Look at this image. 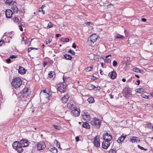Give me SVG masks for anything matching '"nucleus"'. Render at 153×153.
I'll list each match as a JSON object with an SVG mask.
<instances>
[{
    "mask_svg": "<svg viewBox=\"0 0 153 153\" xmlns=\"http://www.w3.org/2000/svg\"><path fill=\"white\" fill-rule=\"evenodd\" d=\"M68 52L69 53H71L72 54H74L75 53L74 51L73 50H71V49Z\"/></svg>",
    "mask_w": 153,
    "mask_h": 153,
    "instance_id": "obj_49",
    "label": "nucleus"
},
{
    "mask_svg": "<svg viewBox=\"0 0 153 153\" xmlns=\"http://www.w3.org/2000/svg\"><path fill=\"white\" fill-rule=\"evenodd\" d=\"M132 71L134 72H136L137 73L140 72V69L138 68H133L132 69Z\"/></svg>",
    "mask_w": 153,
    "mask_h": 153,
    "instance_id": "obj_32",
    "label": "nucleus"
},
{
    "mask_svg": "<svg viewBox=\"0 0 153 153\" xmlns=\"http://www.w3.org/2000/svg\"><path fill=\"white\" fill-rule=\"evenodd\" d=\"M87 113L85 112L82 115V117L84 120H88L90 119V116L89 114H87Z\"/></svg>",
    "mask_w": 153,
    "mask_h": 153,
    "instance_id": "obj_18",
    "label": "nucleus"
},
{
    "mask_svg": "<svg viewBox=\"0 0 153 153\" xmlns=\"http://www.w3.org/2000/svg\"><path fill=\"white\" fill-rule=\"evenodd\" d=\"M73 105V104H68V106L69 108L72 109V106Z\"/></svg>",
    "mask_w": 153,
    "mask_h": 153,
    "instance_id": "obj_45",
    "label": "nucleus"
},
{
    "mask_svg": "<svg viewBox=\"0 0 153 153\" xmlns=\"http://www.w3.org/2000/svg\"><path fill=\"white\" fill-rule=\"evenodd\" d=\"M117 62L116 61H114L113 62V65L114 67H115L117 65Z\"/></svg>",
    "mask_w": 153,
    "mask_h": 153,
    "instance_id": "obj_43",
    "label": "nucleus"
},
{
    "mask_svg": "<svg viewBox=\"0 0 153 153\" xmlns=\"http://www.w3.org/2000/svg\"><path fill=\"white\" fill-rule=\"evenodd\" d=\"M87 100L89 103H91L93 102L94 99L93 97H90Z\"/></svg>",
    "mask_w": 153,
    "mask_h": 153,
    "instance_id": "obj_34",
    "label": "nucleus"
},
{
    "mask_svg": "<svg viewBox=\"0 0 153 153\" xmlns=\"http://www.w3.org/2000/svg\"><path fill=\"white\" fill-rule=\"evenodd\" d=\"M22 81L20 78L16 77L13 80L12 85L15 88L20 87L22 84Z\"/></svg>",
    "mask_w": 153,
    "mask_h": 153,
    "instance_id": "obj_2",
    "label": "nucleus"
},
{
    "mask_svg": "<svg viewBox=\"0 0 153 153\" xmlns=\"http://www.w3.org/2000/svg\"><path fill=\"white\" fill-rule=\"evenodd\" d=\"M49 151L52 153H57V149L55 147L51 148Z\"/></svg>",
    "mask_w": 153,
    "mask_h": 153,
    "instance_id": "obj_30",
    "label": "nucleus"
},
{
    "mask_svg": "<svg viewBox=\"0 0 153 153\" xmlns=\"http://www.w3.org/2000/svg\"><path fill=\"white\" fill-rule=\"evenodd\" d=\"M93 69V68L92 67H88L85 69V71L86 72H89V71H92V69Z\"/></svg>",
    "mask_w": 153,
    "mask_h": 153,
    "instance_id": "obj_33",
    "label": "nucleus"
},
{
    "mask_svg": "<svg viewBox=\"0 0 153 153\" xmlns=\"http://www.w3.org/2000/svg\"><path fill=\"white\" fill-rule=\"evenodd\" d=\"M110 74V77L112 79H115L117 76V73L115 71H113L109 74V75Z\"/></svg>",
    "mask_w": 153,
    "mask_h": 153,
    "instance_id": "obj_19",
    "label": "nucleus"
},
{
    "mask_svg": "<svg viewBox=\"0 0 153 153\" xmlns=\"http://www.w3.org/2000/svg\"><path fill=\"white\" fill-rule=\"evenodd\" d=\"M85 24L86 25H90V24H92V23L91 22H87L85 23Z\"/></svg>",
    "mask_w": 153,
    "mask_h": 153,
    "instance_id": "obj_51",
    "label": "nucleus"
},
{
    "mask_svg": "<svg viewBox=\"0 0 153 153\" xmlns=\"http://www.w3.org/2000/svg\"><path fill=\"white\" fill-rule=\"evenodd\" d=\"M82 127L85 128H90V126L89 124L87 122H84L82 125Z\"/></svg>",
    "mask_w": 153,
    "mask_h": 153,
    "instance_id": "obj_27",
    "label": "nucleus"
},
{
    "mask_svg": "<svg viewBox=\"0 0 153 153\" xmlns=\"http://www.w3.org/2000/svg\"><path fill=\"white\" fill-rule=\"evenodd\" d=\"M22 147H23V146L19 144V146L17 148V149H16V150L17 152L19 153L22 152L23 151Z\"/></svg>",
    "mask_w": 153,
    "mask_h": 153,
    "instance_id": "obj_26",
    "label": "nucleus"
},
{
    "mask_svg": "<svg viewBox=\"0 0 153 153\" xmlns=\"http://www.w3.org/2000/svg\"><path fill=\"white\" fill-rule=\"evenodd\" d=\"M55 75V72L54 71H50L48 73V76L50 78H53Z\"/></svg>",
    "mask_w": 153,
    "mask_h": 153,
    "instance_id": "obj_29",
    "label": "nucleus"
},
{
    "mask_svg": "<svg viewBox=\"0 0 153 153\" xmlns=\"http://www.w3.org/2000/svg\"><path fill=\"white\" fill-rule=\"evenodd\" d=\"M19 142L16 141L13 143L12 146L13 148L16 149H17V148L19 146Z\"/></svg>",
    "mask_w": 153,
    "mask_h": 153,
    "instance_id": "obj_24",
    "label": "nucleus"
},
{
    "mask_svg": "<svg viewBox=\"0 0 153 153\" xmlns=\"http://www.w3.org/2000/svg\"><path fill=\"white\" fill-rule=\"evenodd\" d=\"M16 0H7L5 2L6 4H7L11 6V9L13 12L17 13L19 10V9L16 6Z\"/></svg>",
    "mask_w": 153,
    "mask_h": 153,
    "instance_id": "obj_1",
    "label": "nucleus"
},
{
    "mask_svg": "<svg viewBox=\"0 0 153 153\" xmlns=\"http://www.w3.org/2000/svg\"><path fill=\"white\" fill-rule=\"evenodd\" d=\"M97 36L96 35L94 34H93L90 36L89 38V39L90 40L92 39L93 41L94 42H96L97 38Z\"/></svg>",
    "mask_w": 153,
    "mask_h": 153,
    "instance_id": "obj_23",
    "label": "nucleus"
},
{
    "mask_svg": "<svg viewBox=\"0 0 153 153\" xmlns=\"http://www.w3.org/2000/svg\"><path fill=\"white\" fill-rule=\"evenodd\" d=\"M141 89H137V91H136L137 92H138V93H140V90H141Z\"/></svg>",
    "mask_w": 153,
    "mask_h": 153,
    "instance_id": "obj_63",
    "label": "nucleus"
},
{
    "mask_svg": "<svg viewBox=\"0 0 153 153\" xmlns=\"http://www.w3.org/2000/svg\"><path fill=\"white\" fill-rule=\"evenodd\" d=\"M91 123L92 125L97 128L100 127V120L98 119L94 118L91 121Z\"/></svg>",
    "mask_w": 153,
    "mask_h": 153,
    "instance_id": "obj_3",
    "label": "nucleus"
},
{
    "mask_svg": "<svg viewBox=\"0 0 153 153\" xmlns=\"http://www.w3.org/2000/svg\"><path fill=\"white\" fill-rule=\"evenodd\" d=\"M69 98V96L67 94L64 96L62 98V102L63 103H66L68 101Z\"/></svg>",
    "mask_w": 153,
    "mask_h": 153,
    "instance_id": "obj_14",
    "label": "nucleus"
},
{
    "mask_svg": "<svg viewBox=\"0 0 153 153\" xmlns=\"http://www.w3.org/2000/svg\"><path fill=\"white\" fill-rule=\"evenodd\" d=\"M60 40L62 42H69V39L68 38H62Z\"/></svg>",
    "mask_w": 153,
    "mask_h": 153,
    "instance_id": "obj_31",
    "label": "nucleus"
},
{
    "mask_svg": "<svg viewBox=\"0 0 153 153\" xmlns=\"http://www.w3.org/2000/svg\"><path fill=\"white\" fill-rule=\"evenodd\" d=\"M28 89L27 88H24L22 91V96L23 97H27L29 95Z\"/></svg>",
    "mask_w": 153,
    "mask_h": 153,
    "instance_id": "obj_7",
    "label": "nucleus"
},
{
    "mask_svg": "<svg viewBox=\"0 0 153 153\" xmlns=\"http://www.w3.org/2000/svg\"><path fill=\"white\" fill-rule=\"evenodd\" d=\"M6 62L7 63H10L11 62V60L10 58H8L6 60Z\"/></svg>",
    "mask_w": 153,
    "mask_h": 153,
    "instance_id": "obj_46",
    "label": "nucleus"
},
{
    "mask_svg": "<svg viewBox=\"0 0 153 153\" xmlns=\"http://www.w3.org/2000/svg\"><path fill=\"white\" fill-rule=\"evenodd\" d=\"M91 88L93 89H94L96 88V87L94 85H91Z\"/></svg>",
    "mask_w": 153,
    "mask_h": 153,
    "instance_id": "obj_61",
    "label": "nucleus"
},
{
    "mask_svg": "<svg viewBox=\"0 0 153 153\" xmlns=\"http://www.w3.org/2000/svg\"><path fill=\"white\" fill-rule=\"evenodd\" d=\"M108 153H116V151L114 149H111L109 151Z\"/></svg>",
    "mask_w": 153,
    "mask_h": 153,
    "instance_id": "obj_42",
    "label": "nucleus"
},
{
    "mask_svg": "<svg viewBox=\"0 0 153 153\" xmlns=\"http://www.w3.org/2000/svg\"><path fill=\"white\" fill-rule=\"evenodd\" d=\"M63 56L65 59L67 60H70L72 58V56L68 54H65Z\"/></svg>",
    "mask_w": 153,
    "mask_h": 153,
    "instance_id": "obj_28",
    "label": "nucleus"
},
{
    "mask_svg": "<svg viewBox=\"0 0 153 153\" xmlns=\"http://www.w3.org/2000/svg\"><path fill=\"white\" fill-rule=\"evenodd\" d=\"M12 10L10 9H7L5 11V15L6 17L8 18H11L12 17L13 14Z\"/></svg>",
    "mask_w": 153,
    "mask_h": 153,
    "instance_id": "obj_8",
    "label": "nucleus"
},
{
    "mask_svg": "<svg viewBox=\"0 0 153 153\" xmlns=\"http://www.w3.org/2000/svg\"><path fill=\"white\" fill-rule=\"evenodd\" d=\"M47 64V63L45 62H44L43 63V65L44 67H45V66Z\"/></svg>",
    "mask_w": 153,
    "mask_h": 153,
    "instance_id": "obj_57",
    "label": "nucleus"
},
{
    "mask_svg": "<svg viewBox=\"0 0 153 153\" xmlns=\"http://www.w3.org/2000/svg\"><path fill=\"white\" fill-rule=\"evenodd\" d=\"M19 143V144L23 147H27L29 145V142L27 140L22 139L20 141Z\"/></svg>",
    "mask_w": 153,
    "mask_h": 153,
    "instance_id": "obj_6",
    "label": "nucleus"
},
{
    "mask_svg": "<svg viewBox=\"0 0 153 153\" xmlns=\"http://www.w3.org/2000/svg\"><path fill=\"white\" fill-rule=\"evenodd\" d=\"M137 146L138 148L140 149L141 150H143V149H144V148H143V147L139 145H138Z\"/></svg>",
    "mask_w": 153,
    "mask_h": 153,
    "instance_id": "obj_54",
    "label": "nucleus"
},
{
    "mask_svg": "<svg viewBox=\"0 0 153 153\" xmlns=\"http://www.w3.org/2000/svg\"><path fill=\"white\" fill-rule=\"evenodd\" d=\"M20 11H21V12L23 13H24L25 12V11L24 10H20Z\"/></svg>",
    "mask_w": 153,
    "mask_h": 153,
    "instance_id": "obj_64",
    "label": "nucleus"
},
{
    "mask_svg": "<svg viewBox=\"0 0 153 153\" xmlns=\"http://www.w3.org/2000/svg\"><path fill=\"white\" fill-rule=\"evenodd\" d=\"M131 89L130 88H128L125 91V95L126 97H130L131 95Z\"/></svg>",
    "mask_w": 153,
    "mask_h": 153,
    "instance_id": "obj_10",
    "label": "nucleus"
},
{
    "mask_svg": "<svg viewBox=\"0 0 153 153\" xmlns=\"http://www.w3.org/2000/svg\"><path fill=\"white\" fill-rule=\"evenodd\" d=\"M152 126L151 123H147L146 124V127L148 128H150Z\"/></svg>",
    "mask_w": 153,
    "mask_h": 153,
    "instance_id": "obj_36",
    "label": "nucleus"
},
{
    "mask_svg": "<svg viewBox=\"0 0 153 153\" xmlns=\"http://www.w3.org/2000/svg\"><path fill=\"white\" fill-rule=\"evenodd\" d=\"M72 47L73 48H76V46L75 45V44L74 43H73V44L72 45Z\"/></svg>",
    "mask_w": 153,
    "mask_h": 153,
    "instance_id": "obj_55",
    "label": "nucleus"
},
{
    "mask_svg": "<svg viewBox=\"0 0 153 153\" xmlns=\"http://www.w3.org/2000/svg\"><path fill=\"white\" fill-rule=\"evenodd\" d=\"M136 42V39L134 38L130 37L128 39V43L130 45H132L134 44Z\"/></svg>",
    "mask_w": 153,
    "mask_h": 153,
    "instance_id": "obj_13",
    "label": "nucleus"
},
{
    "mask_svg": "<svg viewBox=\"0 0 153 153\" xmlns=\"http://www.w3.org/2000/svg\"><path fill=\"white\" fill-rule=\"evenodd\" d=\"M4 42V40H1L0 41V46L2 45Z\"/></svg>",
    "mask_w": 153,
    "mask_h": 153,
    "instance_id": "obj_48",
    "label": "nucleus"
},
{
    "mask_svg": "<svg viewBox=\"0 0 153 153\" xmlns=\"http://www.w3.org/2000/svg\"><path fill=\"white\" fill-rule=\"evenodd\" d=\"M33 49V48L31 47L30 48H29L28 49V52H30Z\"/></svg>",
    "mask_w": 153,
    "mask_h": 153,
    "instance_id": "obj_53",
    "label": "nucleus"
},
{
    "mask_svg": "<svg viewBox=\"0 0 153 153\" xmlns=\"http://www.w3.org/2000/svg\"><path fill=\"white\" fill-rule=\"evenodd\" d=\"M137 82L138 83L137 85H139L140 84V81L139 79H137Z\"/></svg>",
    "mask_w": 153,
    "mask_h": 153,
    "instance_id": "obj_62",
    "label": "nucleus"
},
{
    "mask_svg": "<svg viewBox=\"0 0 153 153\" xmlns=\"http://www.w3.org/2000/svg\"><path fill=\"white\" fill-rule=\"evenodd\" d=\"M87 43L89 45H90L91 47L94 46L96 44V42H94L92 39L90 40L89 39V38L88 39Z\"/></svg>",
    "mask_w": 153,
    "mask_h": 153,
    "instance_id": "obj_16",
    "label": "nucleus"
},
{
    "mask_svg": "<svg viewBox=\"0 0 153 153\" xmlns=\"http://www.w3.org/2000/svg\"><path fill=\"white\" fill-rule=\"evenodd\" d=\"M99 138H97V136L94 138V144L96 147H98L100 146Z\"/></svg>",
    "mask_w": 153,
    "mask_h": 153,
    "instance_id": "obj_11",
    "label": "nucleus"
},
{
    "mask_svg": "<svg viewBox=\"0 0 153 153\" xmlns=\"http://www.w3.org/2000/svg\"><path fill=\"white\" fill-rule=\"evenodd\" d=\"M61 35L60 34H56V36L57 38H58L59 36H61Z\"/></svg>",
    "mask_w": 153,
    "mask_h": 153,
    "instance_id": "obj_58",
    "label": "nucleus"
},
{
    "mask_svg": "<svg viewBox=\"0 0 153 153\" xmlns=\"http://www.w3.org/2000/svg\"><path fill=\"white\" fill-rule=\"evenodd\" d=\"M45 94V95L46 96V98L47 99H49V97H50V96H51V93L50 92L47 93V91H46V90H43L42 91Z\"/></svg>",
    "mask_w": 153,
    "mask_h": 153,
    "instance_id": "obj_25",
    "label": "nucleus"
},
{
    "mask_svg": "<svg viewBox=\"0 0 153 153\" xmlns=\"http://www.w3.org/2000/svg\"><path fill=\"white\" fill-rule=\"evenodd\" d=\"M142 96L144 98H148V96L146 95L143 94H142Z\"/></svg>",
    "mask_w": 153,
    "mask_h": 153,
    "instance_id": "obj_47",
    "label": "nucleus"
},
{
    "mask_svg": "<svg viewBox=\"0 0 153 153\" xmlns=\"http://www.w3.org/2000/svg\"><path fill=\"white\" fill-rule=\"evenodd\" d=\"M103 138L105 140L110 141L112 139V136L108 133H105L103 134Z\"/></svg>",
    "mask_w": 153,
    "mask_h": 153,
    "instance_id": "obj_5",
    "label": "nucleus"
},
{
    "mask_svg": "<svg viewBox=\"0 0 153 153\" xmlns=\"http://www.w3.org/2000/svg\"><path fill=\"white\" fill-rule=\"evenodd\" d=\"M115 39H123L124 38V36L122 35H119L118 36H115Z\"/></svg>",
    "mask_w": 153,
    "mask_h": 153,
    "instance_id": "obj_35",
    "label": "nucleus"
},
{
    "mask_svg": "<svg viewBox=\"0 0 153 153\" xmlns=\"http://www.w3.org/2000/svg\"><path fill=\"white\" fill-rule=\"evenodd\" d=\"M110 145V143L109 141L105 140L104 141L102 144V148L104 149H107Z\"/></svg>",
    "mask_w": 153,
    "mask_h": 153,
    "instance_id": "obj_9",
    "label": "nucleus"
},
{
    "mask_svg": "<svg viewBox=\"0 0 153 153\" xmlns=\"http://www.w3.org/2000/svg\"><path fill=\"white\" fill-rule=\"evenodd\" d=\"M63 79L64 81V83H62V82L59 83V84L58 85H60V86H61V87L64 88H66V84H65L64 83V82L65 80L66 79V78L65 77H64V76L63 77Z\"/></svg>",
    "mask_w": 153,
    "mask_h": 153,
    "instance_id": "obj_22",
    "label": "nucleus"
},
{
    "mask_svg": "<svg viewBox=\"0 0 153 153\" xmlns=\"http://www.w3.org/2000/svg\"><path fill=\"white\" fill-rule=\"evenodd\" d=\"M130 141L132 143H137L139 142L140 140H139L138 138L135 137H132L130 138Z\"/></svg>",
    "mask_w": 153,
    "mask_h": 153,
    "instance_id": "obj_15",
    "label": "nucleus"
},
{
    "mask_svg": "<svg viewBox=\"0 0 153 153\" xmlns=\"http://www.w3.org/2000/svg\"><path fill=\"white\" fill-rule=\"evenodd\" d=\"M99 57L97 55L95 56L94 57V59L96 61H99Z\"/></svg>",
    "mask_w": 153,
    "mask_h": 153,
    "instance_id": "obj_41",
    "label": "nucleus"
},
{
    "mask_svg": "<svg viewBox=\"0 0 153 153\" xmlns=\"http://www.w3.org/2000/svg\"><path fill=\"white\" fill-rule=\"evenodd\" d=\"M57 145V146H58V145H59V148L60 149H61V147H60V143H59L58 142H57V145Z\"/></svg>",
    "mask_w": 153,
    "mask_h": 153,
    "instance_id": "obj_59",
    "label": "nucleus"
},
{
    "mask_svg": "<svg viewBox=\"0 0 153 153\" xmlns=\"http://www.w3.org/2000/svg\"><path fill=\"white\" fill-rule=\"evenodd\" d=\"M37 149L39 150H42L46 147V145L44 142H40L37 144Z\"/></svg>",
    "mask_w": 153,
    "mask_h": 153,
    "instance_id": "obj_4",
    "label": "nucleus"
},
{
    "mask_svg": "<svg viewBox=\"0 0 153 153\" xmlns=\"http://www.w3.org/2000/svg\"><path fill=\"white\" fill-rule=\"evenodd\" d=\"M104 62L107 63H109L111 62V60L108 58H106L104 60Z\"/></svg>",
    "mask_w": 153,
    "mask_h": 153,
    "instance_id": "obj_39",
    "label": "nucleus"
},
{
    "mask_svg": "<svg viewBox=\"0 0 153 153\" xmlns=\"http://www.w3.org/2000/svg\"><path fill=\"white\" fill-rule=\"evenodd\" d=\"M52 41V39H48V41H46V44H47L48 43H50V42H51Z\"/></svg>",
    "mask_w": 153,
    "mask_h": 153,
    "instance_id": "obj_50",
    "label": "nucleus"
},
{
    "mask_svg": "<svg viewBox=\"0 0 153 153\" xmlns=\"http://www.w3.org/2000/svg\"><path fill=\"white\" fill-rule=\"evenodd\" d=\"M17 57V56L16 55H12L10 56V58L11 59H15Z\"/></svg>",
    "mask_w": 153,
    "mask_h": 153,
    "instance_id": "obj_44",
    "label": "nucleus"
},
{
    "mask_svg": "<svg viewBox=\"0 0 153 153\" xmlns=\"http://www.w3.org/2000/svg\"><path fill=\"white\" fill-rule=\"evenodd\" d=\"M43 10L42 9V7L40 8L39 9V11L41 12V11H43Z\"/></svg>",
    "mask_w": 153,
    "mask_h": 153,
    "instance_id": "obj_60",
    "label": "nucleus"
},
{
    "mask_svg": "<svg viewBox=\"0 0 153 153\" xmlns=\"http://www.w3.org/2000/svg\"><path fill=\"white\" fill-rule=\"evenodd\" d=\"M13 19L14 22H19V20L17 17H14L13 18Z\"/></svg>",
    "mask_w": 153,
    "mask_h": 153,
    "instance_id": "obj_38",
    "label": "nucleus"
},
{
    "mask_svg": "<svg viewBox=\"0 0 153 153\" xmlns=\"http://www.w3.org/2000/svg\"><path fill=\"white\" fill-rule=\"evenodd\" d=\"M53 27V24L50 22L48 24V25L47 26V27L48 28H51Z\"/></svg>",
    "mask_w": 153,
    "mask_h": 153,
    "instance_id": "obj_37",
    "label": "nucleus"
},
{
    "mask_svg": "<svg viewBox=\"0 0 153 153\" xmlns=\"http://www.w3.org/2000/svg\"><path fill=\"white\" fill-rule=\"evenodd\" d=\"M126 135H123V134L120 137L117 141L119 143H121L123 141L126 137Z\"/></svg>",
    "mask_w": 153,
    "mask_h": 153,
    "instance_id": "obj_17",
    "label": "nucleus"
},
{
    "mask_svg": "<svg viewBox=\"0 0 153 153\" xmlns=\"http://www.w3.org/2000/svg\"><path fill=\"white\" fill-rule=\"evenodd\" d=\"M71 114L75 117L79 116L80 114V112L76 109H74L71 112Z\"/></svg>",
    "mask_w": 153,
    "mask_h": 153,
    "instance_id": "obj_12",
    "label": "nucleus"
},
{
    "mask_svg": "<svg viewBox=\"0 0 153 153\" xmlns=\"http://www.w3.org/2000/svg\"><path fill=\"white\" fill-rule=\"evenodd\" d=\"M141 20L143 22H145L146 21V19L145 18H142L141 19Z\"/></svg>",
    "mask_w": 153,
    "mask_h": 153,
    "instance_id": "obj_56",
    "label": "nucleus"
},
{
    "mask_svg": "<svg viewBox=\"0 0 153 153\" xmlns=\"http://www.w3.org/2000/svg\"><path fill=\"white\" fill-rule=\"evenodd\" d=\"M57 87L58 90L61 93H64L66 91V88H64L61 87L59 85H57Z\"/></svg>",
    "mask_w": 153,
    "mask_h": 153,
    "instance_id": "obj_21",
    "label": "nucleus"
},
{
    "mask_svg": "<svg viewBox=\"0 0 153 153\" xmlns=\"http://www.w3.org/2000/svg\"><path fill=\"white\" fill-rule=\"evenodd\" d=\"M18 72L19 74H23L26 72L25 69L23 67H19L18 70Z\"/></svg>",
    "mask_w": 153,
    "mask_h": 153,
    "instance_id": "obj_20",
    "label": "nucleus"
},
{
    "mask_svg": "<svg viewBox=\"0 0 153 153\" xmlns=\"http://www.w3.org/2000/svg\"><path fill=\"white\" fill-rule=\"evenodd\" d=\"M53 126H54V127L55 129H56L59 130L61 128V127L60 126H57L56 125H54Z\"/></svg>",
    "mask_w": 153,
    "mask_h": 153,
    "instance_id": "obj_40",
    "label": "nucleus"
},
{
    "mask_svg": "<svg viewBox=\"0 0 153 153\" xmlns=\"http://www.w3.org/2000/svg\"><path fill=\"white\" fill-rule=\"evenodd\" d=\"M76 141L78 142L79 140V138L78 136H77L75 137Z\"/></svg>",
    "mask_w": 153,
    "mask_h": 153,
    "instance_id": "obj_52",
    "label": "nucleus"
}]
</instances>
